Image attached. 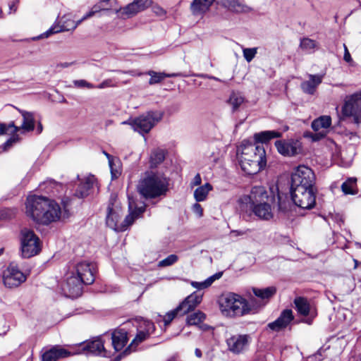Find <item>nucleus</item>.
<instances>
[{
	"label": "nucleus",
	"instance_id": "f257e3e1",
	"mask_svg": "<svg viewBox=\"0 0 361 361\" xmlns=\"http://www.w3.org/2000/svg\"><path fill=\"white\" fill-rule=\"evenodd\" d=\"M26 214L35 222L48 225L60 219L62 212L59 204L42 195H30L26 200Z\"/></svg>",
	"mask_w": 361,
	"mask_h": 361
},
{
	"label": "nucleus",
	"instance_id": "f03ea898",
	"mask_svg": "<svg viewBox=\"0 0 361 361\" xmlns=\"http://www.w3.org/2000/svg\"><path fill=\"white\" fill-rule=\"evenodd\" d=\"M169 179L162 173L146 171L137 185L138 193L145 199L165 195L169 190Z\"/></svg>",
	"mask_w": 361,
	"mask_h": 361
},
{
	"label": "nucleus",
	"instance_id": "7ed1b4c3",
	"mask_svg": "<svg viewBox=\"0 0 361 361\" xmlns=\"http://www.w3.org/2000/svg\"><path fill=\"white\" fill-rule=\"evenodd\" d=\"M245 302V299L241 295L229 293L221 300V311L224 315L229 317L247 314V311L244 309Z\"/></svg>",
	"mask_w": 361,
	"mask_h": 361
},
{
	"label": "nucleus",
	"instance_id": "20e7f679",
	"mask_svg": "<svg viewBox=\"0 0 361 361\" xmlns=\"http://www.w3.org/2000/svg\"><path fill=\"white\" fill-rule=\"evenodd\" d=\"M163 113L159 111H149L132 121L123 122V124H129L135 131L144 135L148 133L155 124L161 120Z\"/></svg>",
	"mask_w": 361,
	"mask_h": 361
},
{
	"label": "nucleus",
	"instance_id": "39448f33",
	"mask_svg": "<svg viewBox=\"0 0 361 361\" xmlns=\"http://www.w3.org/2000/svg\"><path fill=\"white\" fill-rule=\"evenodd\" d=\"M316 177L314 171L305 165L298 166L291 174L290 188H315Z\"/></svg>",
	"mask_w": 361,
	"mask_h": 361
},
{
	"label": "nucleus",
	"instance_id": "423d86ee",
	"mask_svg": "<svg viewBox=\"0 0 361 361\" xmlns=\"http://www.w3.org/2000/svg\"><path fill=\"white\" fill-rule=\"evenodd\" d=\"M121 216V207L116 203V197L111 195L107 207V214L106 217V226L118 232L126 231L130 226L126 224L125 219L119 224Z\"/></svg>",
	"mask_w": 361,
	"mask_h": 361
},
{
	"label": "nucleus",
	"instance_id": "0eeeda50",
	"mask_svg": "<svg viewBox=\"0 0 361 361\" xmlns=\"http://www.w3.org/2000/svg\"><path fill=\"white\" fill-rule=\"evenodd\" d=\"M353 117V122H361V90L346 96L341 109V119Z\"/></svg>",
	"mask_w": 361,
	"mask_h": 361
},
{
	"label": "nucleus",
	"instance_id": "6e6552de",
	"mask_svg": "<svg viewBox=\"0 0 361 361\" xmlns=\"http://www.w3.org/2000/svg\"><path fill=\"white\" fill-rule=\"evenodd\" d=\"M317 192L316 188L290 189L293 202L303 209H311L315 206Z\"/></svg>",
	"mask_w": 361,
	"mask_h": 361
},
{
	"label": "nucleus",
	"instance_id": "1a4fd4ad",
	"mask_svg": "<svg viewBox=\"0 0 361 361\" xmlns=\"http://www.w3.org/2000/svg\"><path fill=\"white\" fill-rule=\"evenodd\" d=\"M21 252L24 258H30L37 255L40 250V240L32 230L23 228L20 231Z\"/></svg>",
	"mask_w": 361,
	"mask_h": 361
},
{
	"label": "nucleus",
	"instance_id": "9d476101",
	"mask_svg": "<svg viewBox=\"0 0 361 361\" xmlns=\"http://www.w3.org/2000/svg\"><path fill=\"white\" fill-rule=\"evenodd\" d=\"M73 348L78 351V355H95L104 357H111L112 355L111 352L104 348V342L100 337L73 345Z\"/></svg>",
	"mask_w": 361,
	"mask_h": 361
},
{
	"label": "nucleus",
	"instance_id": "9b49d317",
	"mask_svg": "<svg viewBox=\"0 0 361 361\" xmlns=\"http://www.w3.org/2000/svg\"><path fill=\"white\" fill-rule=\"evenodd\" d=\"M2 279L4 285L8 288H15L24 283L27 276L21 271L17 264L12 262L3 271Z\"/></svg>",
	"mask_w": 361,
	"mask_h": 361
},
{
	"label": "nucleus",
	"instance_id": "f8f14e48",
	"mask_svg": "<svg viewBox=\"0 0 361 361\" xmlns=\"http://www.w3.org/2000/svg\"><path fill=\"white\" fill-rule=\"evenodd\" d=\"M73 345L65 348L60 345H55L50 348H43L42 350V361H57L58 360L68 358L71 355H78Z\"/></svg>",
	"mask_w": 361,
	"mask_h": 361
},
{
	"label": "nucleus",
	"instance_id": "ddd939ff",
	"mask_svg": "<svg viewBox=\"0 0 361 361\" xmlns=\"http://www.w3.org/2000/svg\"><path fill=\"white\" fill-rule=\"evenodd\" d=\"M83 285H85L84 281L73 274L66 279L62 290L66 297L74 298L81 295Z\"/></svg>",
	"mask_w": 361,
	"mask_h": 361
},
{
	"label": "nucleus",
	"instance_id": "4468645a",
	"mask_svg": "<svg viewBox=\"0 0 361 361\" xmlns=\"http://www.w3.org/2000/svg\"><path fill=\"white\" fill-rule=\"evenodd\" d=\"M266 157H255L251 159L247 157L240 158V165L242 170L249 175L255 174L266 166Z\"/></svg>",
	"mask_w": 361,
	"mask_h": 361
},
{
	"label": "nucleus",
	"instance_id": "2eb2a0df",
	"mask_svg": "<svg viewBox=\"0 0 361 361\" xmlns=\"http://www.w3.org/2000/svg\"><path fill=\"white\" fill-rule=\"evenodd\" d=\"M75 275L82 279L85 285H90L95 280V265L91 262H80L75 266Z\"/></svg>",
	"mask_w": 361,
	"mask_h": 361
},
{
	"label": "nucleus",
	"instance_id": "dca6fc26",
	"mask_svg": "<svg viewBox=\"0 0 361 361\" xmlns=\"http://www.w3.org/2000/svg\"><path fill=\"white\" fill-rule=\"evenodd\" d=\"M241 151V156L240 158L247 157L251 159L255 157H266V152L261 145H256L247 140H243L240 145V148L238 149V153Z\"/></svg>",
	"mask_w": 361,
	"mask_h": 361
},
{
	"label": "nucleus",
	"instance_id": "f3484780",
	"mask_svg": "<svg viewBox=\"0 0 361 361\" xmlns=\"http://www.w3.org/2000/svg\"><path fill=\"white\" fill-rule=\"evenodd\" d=\"M278 152L283 155L291 157L296 155L300 150V143L298 140H277L275 142Z\"/></svg>",
	"mask_w": 361,
	"mask_h": 361
},
{
	"label": "nucleus",
	"instance_id": "a211bd4d",
	"mask_svg": "<svg viewBox=\"0 0 361 361\" xmlns=\"http://www.w3.org/2000/svg\"><path fill=\"white\" fill-rule=\"evenodd\" d=\"M294 304L298 314L302 316L310 315L312 318L316 317V310L310 305L307 298L304 297H297L294 300ZM312 320V319H307L305 321V322L308 324H311Z\"/></svg>",
	"mask_w": 361,
	"mask_h": 361
},
{
	"label": "nucleus",
	"instance_id": "6ab92c4d",
	"mask_svg": "<svg viewBox=\"0 0 361 361\" xmlns=\"http://www.w3.org/2000/svg\"><path fill=\"white\" fill-rule=\"evenodd\" d=\"M294 316L290 309L283 310L280 316L274 322L268 324L267 327L274 331H280L286 328L293 320Z\"/></svg>",
	"mask_w": 361,
	"mask_h": 361
},
{
	"label": "nucleus",
	"instance_id": "aec40b11",
	"mask_svg": "<svg viewBox=\"0 0 361 361\" xmlns=\"http://www.w3.org/2000/svg\"><path fill=\"white\" fill-rule=\"evenodd\" d=\"M128 341V332L126 329L118 328L112 331L111 344L114 349V353H116L115 356L121 353L120 351L126 345Z\"/></svg>",
	"mask_w": 361,
	"mask_h": 361
},
{
	"label": "nucleus",
	"instance_id": "412c9836",
	"mask_svg": "<svg viewBox=\"0 0 361 361\" xmlns=\"http://www.w3.org/2000/svg\"><path fill=\"white\" fill-rule=\"evenodd\" d=\"M150 335L148 334L147 332H145L143 330H140L137 331L135 337L131 341L130 345L122 351V353L118 354L115 358H114L113 361H120L121 359L125 358L127 355H130L133 352L136 350L137 346L147 340Z\"/></svg>",
	"mask_w": 361,
	"mask_h": 361
},
{
	"label": "nucleus",
	"instance_id": "4be33fe9",
	"mask_svg": "<svg viewBox=\"0 0 361 361\" xmlns=\"http://www.w3.org/2000/svg\"><path fill=\"white\" fill-rule=\"evenodd\" d=\"M203 293L200 291H195L188 295L179 304L178 309H182L183 314H188L193 311L195 307L202 302Z\"/></svg>",
	"mask_w": 361,
	"mask_h": 361
},
{
	"label": "nucleus",
	"instance_id": "5701e85b",
	"mask_svg": "<svg viewBox=\"0 0 361 361\" xmlns=\"http://www.w3.org/2000/svg\"><path fill=\"white\" fill-rule=\"evenodd\" d=\"M245 200H249L251 205L267 202L269 200L268 192L266 188L263 186H254L252 187L250 194L245 197Z\"/></svg>",
	"mask_w": 361,
	"mask_h": 361
},
{
	"label": "nucleus",
	"instance_id": "b1692460",
	"mask_svg": "<svg viewBox=\"0 0 361 361\" xmlns=\"http://www.w3.org/2000/svg\"><path fill=\"white\" fill-rule=\"evenodd\" d=\"M96 182L94 176H88L83 181H82L78 186L75 195L78 198H85L87 197L93 190V186Z\"/></svg>",
	"mask_w": 361,
	"mask_h": 361
},
{
	"label": "nucleus",
	"instance_id": "393cba45",
	"mask_svg": "<svg viewBox=\"0 0 361 361\" xmlns=\"http://www.w3.org/2000/svg\"><path fill=\"white\" fill-rule=\"evenodd\" d=\"M248 336L247 335L233 336L227 340L228 349L235 353H240L248 343Z\"/></svg>",
	"mask_w": 361,
	"mask_h": 361
},
{
	"label": "nucleus",
	"instance_id": "a878e982",
	"mask_svg": "<svg viewBox=\"0 0 361 361\" xmlns=\"http://www.w3.org/2000/svg\"><path fill=\"white\" fill-rule=\"evenodd\" d=\"M149 5L148 0H134L123 8V14L130 17L145 10Z\"/></svg>",
	"mask_w": 361,
	"mask_h": 361
},
{
	"label": "nucleus",
	"instance_id": "bb28decb",
	"mask_svg": "<svg viewBox=\"0 0 361 361\" xmlns=\"http://www.w3.org/2000/svg\"><path fill=\"white\" fill-rule=\"evenodd\" d=\"M323 76L321 75H309V80L301 83L302 90L308 94H313L317 86L322 83Z\"/></svg>",
	"mask_w": 361,
	"mask_h": 361
},
{
	"label": "nucleus",
	"instance_id": "cd10ccee",
	"mask_svg": "<svg viewBox=\"0 0 361 361\" xmlns=\"http://www.w3.org/2000/svg\"><path fill=\"white\" fill-rule=\"evenodd\" d=\"M252 212L261 219L269 220L273 217L271 205L268 202L250 206Z\"/></svg>",
	"mask_w": 361,
	"mask_h": 361
},
{
	"label": "nucleus",
	"instance_id": "c85d7f7f",
	"mask_svg": "<svg viewBox=\"0 0 361 361\" xmlns=\"http://www.w3.org/2000/svg\"><path fill=\"white\" fill-rule=\"evenodd\" d=\"M78 24H75L73 21H71V25H66L65 22L61 25H54L48 30L37 36L35 39H39L42 38L49 37L50 35L61 32L68 31L71 30H75Z\"/></svg>",
	"mask_w": 361,
	"mask_h": 361
},
{
	"label": "nucleus",
	"instance_id": "c756f323",
	"mask_svg": "<svg viewBox=\"0 0 361 361\" xmlns=\"http://www.w3.org/2000/svg\"><path fill=\"white\" fill-rule=\"evenodd\" d=\"M78 24H75L73 21H71V25H66L65 22L61 25H54L48 30L37 36L35 39H39L42 38L49 37L50 35L61 32L68 31L71 30H75Z\"/></svg>",
	"mask_w": 361,
	"mask_h": 361
},
{
	"label": "nucleus",
	"instance_id": "7c9ffc66",
	"mask_svg": "<svg viewBox=\"0 0 361 361\" xmlns=\"http://www.w3.org/2000/svg\"><path fill=\"white\" fill-rule=\"evenodd\" d=\"M281 133L276 130H265L254 135L256 145H261L269 142L271 139L281 137Z\"/></svg>",
	"mask_w": 361,
	"mask_h": 361
},
{
	"label": "nucleus",
	"instance_id": "2f4dec72",
	"mask_svg": "<svg viewBox=\"0 0 361 361\" xmlns=\"http://www.w3.org/2000/svg\"><path fill=\"white\" fill-rule=\"evenodd\" d=\"M214 0H193L190 4V10L193 15L206 13Z\"/></svg>",
	"mask_w": 361,
	"mask_h": 361
},
{
	"label": "nucleus",
	"instance_id": "473e14b6",
	"mask_svg": "<svg viewBox=\"0 0 361 361\" xmlns=\"http://www.w3.org/2000/svg\"><path fill=\"white\" fill-rule=\"evenodd\" d=\"M23 116V123L18 127L19 130L23 129L25 131H32L35 128V117L32 112L18 109Z\"/></svg>",
	"mask_w": 361,
	"mask_h": 361
},
{
	"label": "nucleus",
	"instance_id": "72a5a7b5",
	"mask_svg": "<svg viewBox=\"0 0 361 361\" xmlns=\"http://www.w3.org/2000/svg\"><path fill=\"white\" fill-rule=\"evenodd\" d=\"M147 74L151 77L149 80V84L151 85L161 82L166 78H176L182 76V74L180 73H157L154 71H149L147 72Z\"/></svg>",
	"mask_w": 361,
	"mask_h": 361
},
{
	"label": "nucleus",
	"instance_id": "f704fd0d",
	"mask_svg": "<svg viewBox=\"0 0 361 361\" xmlns=\"http://www.w3.org/2000/svg\"><path fill=\"white\" fill-rule=\"evenodd\" d=\"M167 152L165 149L157 148L152 151L150 154V167L156 168L161 164L165 158Z\"/></svg>",
	"mask_w": 361,
	"mask_h": 361
},
{
	"label": "nucleus",
	"instance_id": "c9c22d12",
	"mask_svg": "<svg viewBox=\"0 0 361 361\" xmlns=\"http://www.w3.org/2000/svg\"><path fill=\"white\" fill-rule=\"evenodd\" d=\"M220 4L233 12H243L245 6L240 0H219Z\"/></svg>",
	"mask_w": 361,
	"mask_h": 361
},
{
	"label": "nucleus",
	"instance_id": "e433bc0d",
	"mask_svg": "<svg viewBox=\"0 0 361 361\" xmlns=\"http://www.w3.org/2000/svg\"><path fill=\"white\" fill-rule=\"evenodd\" d=\"M266 302L259 300L255 297H251L248 300L245 299L244 309H246L247 314H255L265 305Z\"/></svg>",
	"mask_w": 361,
	"mask_h": 361
},
{
	"label": "nucleus",
	"instance_id": "4c0bfd02",
	"mask_svg": "<svg viewBox=\"0 0 361 361\" xmlns=\"http://www.w3.org/2000/svg\"><path fill=\"white\" fill-rule=\"evenodd\" d=\"M254 295L262 300H269L276 293V288L274 286H269L265 288H253Z\"/></svg>",
	"mask_w": 361,
	"mask_h": 361
},
{
	"label": "nucleus",
	"instance_id": "58836bf2",
	"mask_svg": "<svg viewBox=\"0 0 361 361\" xmlns=\"http://www.w3.org/2000/svg\"><path fill=\"white\" fill-rule=\"evenodd\" d=\"M341 190L345 195H356L358 191L357 189V178H348L341 185Z\"/></svg>",
	"mask_w": 361,
	"mask_h": 361
},
{
	"label": "nucleus",
	"instance_id": "ea45409f",
	"mask_svg": "<svg viewBox=\"0 0 361 361\" xmlns=\"http://www.w3.org/2000/svg\"><path fill=\"white\" fill-rule=\"evenodd\" d=\"M129 210L130 213L128 214L125 218V222L127 225H132L134 222V221L140 216V214H142L145 211V207L142 206L140 207H135V208L133 209L132 204H129Z\"/></svg>",
	"mask_w": 361,
	"mask_h": 361
},
{
	"label": "nucleus",
	"instance_id": "a19ab883",
	"mask_svg": "<svg viewBox=\"0 0 361 361\" xmlns=\"http://www.w3.org/2000/svg\"><path fill=\"white\" fill-rule=\"evenodd\" d=\"M212 185L206 183L204 185L198 187L194 192V197L197 202H202L206 200L209 191L212 190Z\"/></svg>",
	"mask_w": 361,
	"mask_h": 361
},
{
	"label": "nucleus",
	"instance_id": "79ce46f5",
	"mask_svg": "<svg viewBox=\"0 0 361 361\" xmlns=\"http://www.w3.org/2000/svg\"><path fill=\"white\" fill-rule=\"evenodd\" d=\"M331 124V118L329 116H322L314 119L311 127L314 131H318L321 128H328Z\"/></svg>",
	"mask_w": 361,
	"mask_h": 361
},
{
	"label": "nucleus",
	"instance_id": "37998d69",
	"mask_svg": "<svg viewBox=\"0 0 361 361\" xmlns=\"http://www.w3.org/2000/svg\"><path fill=\"white\" fill-rule=\"evenodd\" d=\"M206 318V315L201 311H197L189 314L187 317V324L188 325H197L202 322Z\"/></svg>",
	"mask_w": 361,
	"mask_h": 361
},
{
	"label": "nucleus",
	"instance_id": "c03bdc74",
	"mask_svg": "<svg viewBox=\"0 0 361 361\" xmlns=\"http://www.w3.org/2000/svg\"><path fill=\"white\" fill-rule=\"evenodd\" d=\"M228 102L232 106L233 111H235L244 102V97L239 93L233 92L229 97Z\"/></svg>",
	"mask_w": 361,
	"mask_h": 361
},
{
	"label": "nucleus",
	"instance_id": "a18cd8bd",
	"mask_svg": "<svg viewBox=\"0 0 361 361\" xmlns=\"http://www.w3.org/2000/svg\"><path fill=\"white\" fill-rule=\"evenodd\" d=\"M19 128L15 126L14 122L11 121L8 124L0 123V135L7 133H16Z\"/></svg>",
	"mask_w": 361,
	"mask_h": 361
},
{
	"label": "nucleus",
	"instance_id": "49530a36",
	"mask_svg": "<svg viewBox=\"0 0 361 361\" xmlns=\"http://www.w3.org/2000/svg\"><path fill=\"white\" fill-rule=\"evenodd\" d=\"M178 314L184 315L185 314L183 313V310L178 309V307H176L173 310L167 312L164 317V322L165 326L169 325L172 322V320Z\"/></svg>",
	"mask_w": 361,
	"mask_h": 361
},
{
	"label": "nucleus",
	"instance_id": "de8ad7c7",
	"mask_svg": "<svg viewBox=\"0 0 361 361\" xmlns=\"http://www.w3.org/2000/svg\"><path fill=\"white\" fill-rule=\"evenodd\" d=\"M109 10H110V8H102L101 5H99V4H95L92 7L91 10L89 12H87L85 15H84L83 17L76 24L78 25L82 20L93 16L94 14H96L100 11H109Z\"/></svg>",
	"mask_w": 361,
	"mask_h": 361
},
{
	"label": "nucleus",
	"instance_id": "09e8293b",
	"mask_svg": "<svg viewBox=\"0 0 361 361\" xmlns=\"http://www.w3.org/2000/svg\"><path fill=\"white\" fill-rule=\"evenodd\" d=\"M17 213V209L4 208L0 210V219L8 220L13 219Z\"/></svg>",
	"mask_w": 361,
	"mask_h": 361
},
{
	"label": "nucleus",
	"instance_id": "8fccbe9b",
	"mask_svg": "<svg viewBox=\"0 0 361 361\" xmlns=\"http://www.w3.org/2000/svg\"><path fill=\"white\" fill-rule=\"evenodd\" d=\"M178 260V257L175 254L169 255L165 259L161 260L158 263V267H169L175 264Z\"/></svg>",
	"mask_w": 361,
	"mask_h": 361
},
{
	"label": "nucleus",
	"instance_id": "3c124183",
	"mask_svg": "<svg viewBox=\"0 0 361 361\" xmlns=\"http://www.w3.org/2000/svg\"><path fill=\"white\" fill-rule=\"evenodd\" d=\"M257 53V48H244L243 49V54L245 59L247 62H250L255 57Z\"/></svg>",
	"mask_w": 361,
	"mask_h": 361
},
{
	"label": "nucleus",
	"instance_id": "603ef678",
	"mask_svg": "<svg viewBox=\"0 0 361 361\" xmlns=\"http://www.w3.org/2000/svg\"><path fill=\"white\" fill-rule=\"evenodd\" d=\"M300 47L305 50H311L316 47V42L312 39L303 38L300 41Z\"/></svg>",
	"mask_w": 361,
	"mask_h": 361
},
{
	"label": "nucleus",
	"instance_id": "864d4df0",
	"mask_svg": "<svg viewBox=\"0 0 361 361\" xmlns=\"http://www.w3.org/2000/svg\"><path fill=\"white\" fill-rule=\"evenodd\" d=\"M278 207L279 210L286 213L289 209L290 202L286 200H283V197L280 193H278Z\"/></svg>",
	"mask_w": 361,
	"mask_h": 361
},
{
	"label": "nucleus",
	"instance_id": "5fc2aeb1",
	"mask_svg": "<svg viewBox=\"0 0 361 361\" xmlns=\"http://www.w3.org/2000/svg\"><path fill=\"white\" fill-rule=\"evenodd\" d=\"M115 164H112L109 166L112 179L117 178L121 175V161L118 159V165H116V162L114 161Z\"/></svg>",
	"mask_w": 361,
	"mask_h": 361
},
{
	"label": "nucleus",
	"instance_id": "6e6d98bb",
	"mask_svg": "<svg viewBox=\"0 0 361 361\" xmlns=\"http://www.w3.org/2000/svg\"><path fill=\"white\" fill-rule=\"evenodd\" d=\"M18 140V136L14 135L11 137H10L7 141H6L3 145V149L4 151L8 150L13 143L16 142Z\"/></svg>",
	"mask_w": 361,
	"mask_h": 361
},
{
	"label": "nucleus",
	"instance_id": "4d7b16f0",
	"mask_svg": "<svg viewBox=\"0 0 361 361\" xmlns=\"http://www.w3.org/2000/svg\"><path fill=\"white\" fill-rule=\"evenodd\" d=\"M74 85L78 87L93 88L94 85L85 80H78L73 81Z\"/></svg>",
	"mask_w": 361,
	"mask_h": 361
},
{
	"label": "nucleus",
	"instance_id": "13d9d810",
	"mask_svg": "<svg viewBox=\"0 0 361 361\" xmlns=\"http://www.w3.org/2000/svg\"><path fill=\"white\" fill-rule=\"evenodd\" d=\"M144 325L145 328L143 331L147 332L149 335L152 334L154 331L155 326L153 322L150 321H146L144 322Z\"/></svg>",
	"mask_w": 361,
	"mask_h": 361
},
{
	"label": "nucleus",
	"instance_id": "bf43d9fd",
	"mask_svg": "<svg viewBox=\"0 0 361 361\" xmlns=\"http://www.w3.org/2000/svg\"><path fill=\"white\" fill-rule=\"evenodd\" d=\"M222 275H223L222 272H217V273L214 274V275L207 278L205 280V281H206L208 287H209L214 283V281L220 279L222 276Z\"/></svg>",
	"mask_w": 361,
	"mask_h": 361
},
{
	"label": "nucleus",
	"instance_id": "052dcab7",
	"mask_svg": "<svg viewBox=\"0 0 361 361\" xmlns=\"http://www.w3.org/2000/svg\"><path fill=\"white\" fill-rule=\"evenodd\" d=\"M192 210L199 217H201L203 216V209L199 203H197V202L195 203L192 205Z\"/></svg>",
	"mask_w": 361,
	"mask_h": 361
},
{
	"label": "nucleus",
	"instance_id": "680f3d73",
	"mask_svg": "<svg viewBox=\"0 0 361 361\" xmlns=\"http://www.w3.org/2000/svg\"><path fill=\"white\" fill-rule=\"evenodd\" d=\"M191 285L192 287L197 288L198 290V291L208 288V286H207L205 280L202 282L192 281Z\"/></svg>",
	"mask_w": 361,
	"mask_h": 361
},
{
	"label": "nucleus",
	"instance_id": "e2e57ef3",
	"mask_svg": "<svg viewBox=\"0 0 361 361\" xmlns=\"http://www.w3.org/2000/svg\"><path fill=\"white\" fill-rule=\"evenodd\" d=\"M103 153L106 156V157L108 159L109 166H111L112 164H115L114 161H116V165H118V158L109 154L108 152H106L105 151H104Z\"/></svg>",
	"mask_w": 361,
	"mask_h": 361
},
{
	"label": "nucleus",
	"instance_id": "0e129e2a",
	"mask_svg": "<svg viewBox=\"0 0 361 361\" xmlns=\"http://www.w3.org/2000/svg\"><path fill=\"white\" fill-rule=\"evenodd\" d=\"M112 86H114L113 83H112V80L111 79H107V80H104L102 82H101L97 86V88L103 89V88H105L107 87H112Z\"/></svg>",
	"mask_w": 361,
	"mask_h": 361
},
{
	"label": "nucleus",
	"instance_id": "69168bd1",
	"mask_svg": "<svg viewBox=\"0 0 361 361\" xmlns=\"http://www.w3.org/2000/svg\"><path fill=\"white\" fill-rule=\"evenodd\" d=\"M343 47H344V49H345V53H344V56H343V59L346 61V62H350L352 61V58H351V56L348 50V48L347 47L345 46V44H343Z\"/></svg>",
	"mask_w": 361,
	"mask_h": 361
},
{
	"label": "nucleus",
	"instance_id": "338daca9",
	"mask_svg": "<svg viewBox=\"0 0 361 361\" xmlns=\"http://www.w3.org/2000/svg\"><path fill=\"white\" fill-rule=\"evenodd\" d=\"M201 182H202L201 176H200V173H197L195 176L191 184L192 185H199L201 184Z\"/></svg>",
	"mask_w": 361,
	"mask_h": 361
},
{
	"label": "nucleus",
	"instance_id": "774afa93",
	"mask_svg": "<svg viewBox=\"0 0 361 361\" xmlns=\"http://www.w3.org/2000/svg\"><path fill=\"white\" fill-rule=\"evenodd\" d=\"M325 135L326 134L323 133H316L312 135V139L313 141H319L322 138L324 137Z\"/></svg>",
	"mask_w": 361,
	"mask_h": 361
}]
</instances>
